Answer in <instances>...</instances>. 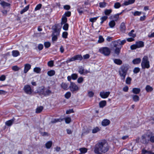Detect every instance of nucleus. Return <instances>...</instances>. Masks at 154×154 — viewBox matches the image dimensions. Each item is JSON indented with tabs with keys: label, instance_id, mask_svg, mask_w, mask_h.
<instances>
[{
	"label": "nucleus",
	"instance_id": "f257e3e1",
	"mask_svg": "<svg viewBox=\"0 0 154 154\" xmlns=\"http://www.w3.org/2000/svg\"><path fill=\"white\" fill-rule=\"evenodd\" d=\"M109 149V147L106 141L105 140H102L99 141L96 144L94 148V151L98 150L99 152L100 151L101 152L105 153Z\"/></svg>",
	"mask_w": 154,
	"mask_h": 154
},
{
	"label": "nucleus",
	"instance_id": "f03ea898",
	"mask_svg": "<svg viewBox=\"0 0 154 154\" xmlns=\"http://www.w3.org/2000/svg\"><path fill=\"white\" fill-rule=\"evenodd\" d=\"M129 68V65L125 64L122 65L119 69V73L121 79L123 82L125 81Z\"/></svg>",
	"mask_w": 154,
	"mask_h": 154
},
{
	"label": "nucleus",
	"instance_id": "7ed1b4c3",
	"mask_svg": "<svg viewBox=\"0 0 154 154\" xmlns=\"http://www.w3.org/2000/svg\"><path fill=\"white\" fill-rule=\"evenodd\" d=\"M37 93L40 96L46 97L52 94V92L49 89H46L44 86H42L38 89Z\"/></svg>",
	"mask_w": 154,
	"mask_h": 154
},
{
	"label": "nucleus",
	"instance_id": "20e7f679",
	"mask_svg": "<svg viewBox=\"0 0 154 154\" xmlns=\"http://www.w3.org/2000/svg\"><path fill=\"white\" fill-rule=\"evenodd\" d=\"M54 27L53 29L55 32L57 33V35H52V40L53 42L57 41L58 39L57 35H59L61 29V27L59 24H55Z\"/></svg>",
	"mask_w": 154,
	"mask_h": 154
},
{
	"label": "nucleus",
	"instance_id": "39448f33",
	"mask_svg": "<svg viewBox=\"0 0 154 154\" xmlns=\"http://www.w3.org/2000/svg\"><path fill=\"white\" fill-rule=\"evenodd\" d=\"M141 66L142 69H149L150 67L149 62L148 56H145L143 57L142 59Z\"/></svg>",
	"mask_w": 154,
	"mask_h": 154
},
{
	"label": "nucleus",
	"instance_id": "423d86ee",
	"mask_svg": "<svg viewBox=\"0 0 154 154\" xmlns=\"http://www.w3.org/2000/svg\"><path fill=\"white\" fill-rule=\"evenodd\" d=\"M149 135V134L148 130L146 134H145L142 136L140 142L143 144H147L150 141V137Z\"/></svg>",
	"mask_w": 154,
	"mask_h": 154
},
{
	"label": "nucleus",
	"instance_id": "0eeeda50",
	"mask_svg": "<svg viewBox=\"0 0 154 154\" xmlns=\"http://www.w3.org/2000/svg\"><path fill=\"white\" fill-rule=\"evenodd\" d=\"M83 59V57L81 54L76 55L70 58H69L66 61L67 63L75 60L82 61Z\"/></svg>",
	"mask_w": 154,
	"mask_h": 154
},
{
	"label": "nucleus",
	"instance_id": "6e6552de",
	"mask_svg": "<svg viewBox=\"0 0 154 154\" xmlns=\"http://www.w3.org/2000/svg\"><path fill=\"white\" fill-rule=\"evenodd\" d=\"M99 52L105 56L109 55L111 53L109 48L107 47L101 48L99 49Z\"/></svg>",
	"mask_w": 154,
	"mask_h": 154
},
{
	"label": "nucleus",
	"instance_id": "1a4fd4ad",
	"mask_svg": "<svg viewBox=\"0 0 154 154\" xmlns=\"http://www.w3.org/2000/svg\"><path fill=\"white\" fill-rule=\"evenodd\" d=\"M69 88L72 93L77 91L79 89L78 86L74 82H70Z\"/></svg>",
	"mask_w": 154,
	"mask_h": 154
},
{
	"label": "nucleus",
	"instance_id": "9d476101",
	"mask_svg": "<svg viewBox=\"0 0 154 154\" xmlns=\"http://www.w3.org/2000/svg\"><path fill=\"white\" fill-rule=\"evenodd\" d=\"M23 89L25 92L27 94H31L33 92V90L29 85H25L23 87Z\"/></svg>",
	"mask_w": 154,
	"mask_h": 154
},
{
	"label": "nucleus",
	"instance_id": "9b49d317",
	"mask_svg": "<svg viewBox=\"0 0 154 154\" xmlns=\"http://www.w3.org/2000/svg\"><path fill=\"white\" fill-rule=\"evenodd\" d=\"M110 94L109 91H101L100 93V96L103 99H105L107 98Z\"/></svg>",
	"mask_w": 154,
	"mask_h": 154
},
{
	"label": "nucleus",
	"instance_id": "f8f14e48",
	"mask_svg": "<svg viewBox=\"0 0 154 154\" xmlns=\"http://www.w3.org/2000/svg\"><path fill=\"white\" fill-rule=\"evenodd\" d=\"M84 5H78L77 10L80 15H81L84 12Z\"/></svg>",
	"mask_w": 154,
	"mask_h": 154
},
{
	"label": "nucleus",
	"instance_id": "ddd939ff",
	"mask_svg": "<svg viewBox=\"0 0 154 154\" xmlns=\"http://www.w3.org/2000/svg\"><path fill=\"white\" fill-rule=\"evenodd\" d=\"M149 130V136L150 137V141L152 143H154V133L152 131Z\"/></svg>",
	"mask_w": 154,
	"mask_h": 154
},
{
	"label": "nucleus",
	"instance_id": "4468645a",
	"mask_svg": "<svg viewBox=\"0 0 154 154\" xmlns=\"http://www.w3.org/2000/svg\"><path fill=\"white\" fill-rule=\"evenodd\" d=\"M135 43L137 48L143 47L144 46V42L142 41H137Z\"/></svg>",
	"mask_w": 154,
	"mask_h": 154
},
{
	"label": "nucleus",
	"instance_id": "2eb2a0df",
	"mask_svg": "<svg viewBox=\"0 0 154 154\" xmlns=\"http://www.w3.org/2000/svg\"><path fill=\"white\" fill-rule=\"evenodd\" d=\"M110 122V121L109 120L105 119L102 121L101 124L103 126H106L109 125Z\"/></svg>",
	"mask_w": 154,
	"mask_h": 154
},
{
	"label": "nucleus",
	"instance_id": "dca6fc26",
	"mask_svg": "<svg viewBox=\"0 0 154 154\" xmlns=\"http://www.w3.org/2000/svg\"><path fill=\"white\" fill-rule=\"evenodd\" d=\"M31 65L29 63H27L24 65V72L25 73H26L28 71L31 69Z\"/></svg>",
	"mask_w": 154,
	"mask_h": 154
},
{
	"label": "nucleus",
	"instance_id": "f3484780",
	"mask_svg": "<svg viewBox=\"0 0 154 154\" xmlns=\"http://www.w3.org/2000/svg\"><path fill=\"white\" fill-rule=\"evenodd\" d=\"M15 120V118L13 117L11 119L6 121L5 125L8 126H10L12 125Z\"/></svg>",
	"mask_w": 154,
	"mask_h": 154
},
{
	"label": "nucleus",
	"instance_id": "a211bd4d",
	"mask_svg": "<svg viewBox=\"0 0 154 154\" xmlns=\"http://www.w3.org/2000/svg\"><path fill=\"white\" fill-rule=\"evenodd\" d=\"M140 89L139 88H134L132 89V92L135 94H138L140 92Z\"/></svg>",
	"mask_w": 154,
	"mask_h": 154
},
{
	"label": "nucleus",
	"instance_id": "6ab92c4d",
	"mask_svg": "<svg viewBox=\"0 0 154 154\" xmlns=\"http://www.w3.org/2000/svg\"><path fill=\"white\" fill-rule=\"evenodd\" d=\"M133 101L135 102H138L140 100L139 96L136 94H134L131 95Z\"/></svg>",
	"mask_w": 154,
	"mask_h": 154
},
{
	"label": "nucleus",
	"instance_id": "aec40b11",
	"mask_svg": "<svg viewBox=\"0 0 154 154\" xmlns=\"http://www.w3.org/2000/svg\"><path fill=\"white\" fill-rule=\"evenodd\" d=\"M141 61V59L140 58H137L133 59L132 62L134 64H139Z\"/></svg>",
	"mask_w": 154,
	"mask_h": 154
},
{
	"label": "nucleus",
	"instance_id": "412c9836",
	"mask_svg": "<svg viewBox=\"0 0 154 154\" xmlns=\"http://www.w3.org/2000/svg\"><path fill=\"white\" fill-rule=\"evenodd\" d=\"M106 101L105 100H103L100 101L99 103V106L100 108H103L106 105Z\"/></svg>",
	"mask_w": 154,
	"mask_h": 154
},
{
	"label": "nucleus",
	"instance_id": "4be33fe9",
	"mask_svg": "<svg viewBox=\"0 0 154 154\" xmlns=\"http://www.w3.org/2000/svg\"><path fill=\"white\" fill-rule=\"evenodd\" d=\"M113 60L114 63L118 65H120L122 63V61L120 59H113Z\"/></svg>",
	"mask_w": 154,
	"mask_h": 154
},
{
	"label": "nucleus",
	"instance_id": "5701e85b",
	"mask_svg": "<svg viewBox=\"0 0 154 154\" xmlns=\"http://www.w3.org/2000/svg\"><path fill=\"white\" fill-rule=\"evenodd\" d=\"M1 5L3 8H5L6 7H10L11 4L8 3L6 2L5 1H2L1 3Z\"/></svg>",
	"mask_w": 154,
	"mask_h": 154
},
{
	"label": "nucleus",
	"instance_id": "b1692460",
	"mask_svg": "<svg viewBox=\"0 0 154 154\" xmlns=\"http://www.w3.org/2000/svg\"><path fill=\"white\" fill-rule=\"evenodd\" d=\"M120 42V39H118V40L116 41H114L113 42H112L113 47L116 48H117V46H119V45H120V42Z\"/></svg>",
	"mask_w": 154,
	"mask_h": 154
},
{
	"label": "nucleus",
	"instance_id": "393cba45",
	"mask_svg": "<svg viewBox=\"0 0 154 154\" xmlns=\"http://www.w3.org/2000/svg\"><path fill=\"white\" fill-rule=\"evenodd\" d=\"M135 2V0H128V1H125L124 3L125 5L127 6L134 3Z\"/></svg>",
	"mask_w": 154,
	"mask_h": 154
},
{
	"label": "nucleus",
	"instance_id": "a878e982",
	"mask_svg": "<svg viewBox=\"0 0 154 154\" xmlns=\"http://www.w3.org/2000/svg\"><path fill=\"white\" fill-rule=\"evenodd\" d=\"M61 87L64 90H67L68 89V84L64 82H62L61 85Z\"/></svg>",
	"mask_w": 154,
	"mask_h": 154
},
{
	"label": "nucleus",
	"instance_id": "bb28decb",
	"mask_svg": "<svg viewBox=\"0 0 154 154\" xmlns=\"http://www.w3.org/2000/svg\"><path fill=\"white\" fill-rule=\"evenodd\" d=\"M12 55L14 57H17L20 55L19 52L17 50H13L12 51Z\"/></svg>",
	"mask_w": 154,
	"mask_h": 154
},
{
	"label": "nucleus",
	"instance_id": "cd10ccee",
	"mask_svg": "<svg viewBox=\"0 0 154 154\" xmlns=\"http://www.w3.org/2000/svg\"><path fill=\"white\" fill-rule=\"evenodd\" d=\"M44 107L42 106H40L37 107L35 110V112L36 113H41L43 110Z\"/></svg>",
	"mask_w": 154,
	"mask_h": 154
},
{
	"label": "nucleus",
	"instance_id": "c85d7f7f",
	"mask_svg": "<svg viewBox=\"0 0 154 154\" xmlns=\"http://www.w3.org/2000/svg\"><path fill=\"white\" fill-rule=\"evenodd\" d=\"M52 143L51 141L47 142L45 144V147L47 149H49L51 147Z\"/></svg>",
	"mask_w": 154,
	"mask_h": 154
},
{
	"label": "nucleus",
	"instance_id": "c756f323",
	"mask_svg": "<svg viewBox=\"0 0 154 154\" xmlns=\"http://www.w3.org/2000/svg\"><path fill=\"white\" fill-rule=\"evenodd\" d=\"M145 90L147 92H151L153 90V88L149 85H147L145 88Z\"/></svg>",
	"mask_w": 154,
	"mask_h": 154
},
{
	"label": "nucleus",
	"instance_id": "7c9ffc66",
	"mask_svg": "<svg viewBox=\"0 0 154 154\" xmlns=\"http://www.w3.org/2000/svg\"><path fill=\"white\" fill-rule=\"evenodd\" d=\"M120 29L122 31H124L125 30L126 26L124 23H122L120 25Z\"/></svg>",
	"mask_w": 154,
	"mask_h": 154
},
{
	"label": "nucleus",
	"instance_id": "2f4dec72",
	"mask_svg": "<svg viewBox=\"0 0 154 154\" xmlns=\"http://www.w3.org/2000/svg\"><path fill=\"white\" fill-rule=\"evenodd\" d=\"M29 8V5H28L26 6L21 11H20V14H23L24 13L26 12L27 11Z\"/></svg>",
	"mask_w": 154,
	"mask_h": 154
},
{
	"label": "nucleus",
	"instance_id": "473e14b6",
	"mask_svg": "<svg viewBox=\"0 0 154 154\" xmlns=\"http://www.w3.org/2000/svg\"><path fill=\"white\" fill-rule=\"evenodd\" d=\"M55 74V72L53 70H51L47 72L48 75L50 76H52L54 75Z\"/></svg>",
	"mask_w": 154,
	"mask_h": 154
},
{
	"label": "nucleus",
	"instance_id": "72a5a7b5",
	"mask_svg": "<svg viewBox=\"0 0 154 154\" xmlns=\"http://www.w3.org/2000/svg\"><path fill=\"white\" fill-rule=\"evenodd\" d=\"M67 21V18L64 16H63L61 18V24L62 25L64 23H66Z\"/></svg>",
	"mask_w": 154,
	"mask_h": 154
},
{
	"label": "nucleus",
	"instance_id": "f704fd0d",
	"mask_svg": "<svg viewBox=\"0 0 154 154\" xmlns=\"http://www.w3.org/2000/svg\"><path fill=\"white\" fill-rule=\"evenodd\" d=\"M116 25V23L114 21V20H112L110 21L109 23V25L110 28H113Z\"/></svg>",
	"mask_w": 154,
	"mask_h": 154
},
{
	"label": "nucleus",
	"instance_id": "c9c22d12",
	"mask_svg": "<svg viewBox=\"0 0 154 154\" xmlns=\"http://www.w3.org/2000/svg\"><path fill=\"white\" fill-rule=\"evenodd\" d=\"M108 17L106 16H104L100 18V20L101 21L100 22V24H102L103 22L106 20L107 19Z\"/></svg>",
	"mask_w": 154,
	"mask_h": 154
},
{
	"label": "nucleus",
	"instance_id": "e433bc0d",
	"mask_svg": "<svg viewBox=\"0 0 154 154\" xmlns=\"http://www.w3.org/2000/svg\"><path fill=\"white\" fill-rule=\"evenodd\" d=\"M122 47V46H121L120 47L116 48L114 50V52L117 55H118L119 54Z\"/></svg>",
	"mask_w": 154,
	"mask_h": 154
},
{
	"label": "nucleus",
	"instance_id": "4c0bfd02",
	"mask_svg": "<svg viewBox=\"0 0 154 154\" xmlns=\"http://www.w3.org/2000/svg\"><path fill=\"white\" fill-rule=\"evenodd\" d=\"M79 150L81 152L80 153L82 154L85 153L87 152L88 151V149L86 148L83 147L80 148L79 149Z\"/></svg>",
	"mask_w": 154,
	"mask_h": 154
},
{
	"label": "nucleus",
	"instance_id": "58836bf2",
	"mask_svg": "<svg viewBox=\"0 0 154 154\" xmlns=\"http://www.w3.org/2000/svg\"><path fill=\"white\" fill-rule=\"evenodd\" d=\"M112 12V10L111 9H106L104 11V14L106 15H109Z\"/></svg>",
	"mask_w": 154,
	"mask_h": 154
},
{
	"label": "nucleus",
	"instance_id": "ea45409f",
	"mask_svg": "<svg viewBox=\"0 0 154 154\" xmlns=\"http://www.w3.org/2000/svg\"><path fill=\"white\" fill-rule=\"evenodd\" d=\"M134 32V29L131 30L130 32L128 33V35L133 38H135L136 36V35L135 34L133 33Z\"/></svg>",
	"mask_w": 154,
	"mask_h": 154
},
{
	"label": "nucleus",
	"instance_id": "a19ab883",
	"mask_svg": "<svg viewBox=\"0 0 154 154\" xmlns=\"http://www.w3.org/2000/svg\"><path fill=\"white\" fill-rule=\"evenodd\" d=\"M71 13L70 11H66L64 14L63 15V16H65L66 17H70L71 16Z\"/></svg>",
	"mask_w": 154,
	"mask_h": 154
},
{
	"label": "nucleus",
	"instance_id": "79ce46f5",
	"mask_svg": "<svg viewBox=\"0 0 154 154\" xmlns=\"http://www.w3.org/2000/svg\"><path fill=\"white\" fill-rule=\"evenodd\" d=\"M107 3L105 2H100L99 3V7L100 8H104L106 7Z\"/></svg>",
	"mask_w": 154,
	"mask_h": 154
},
{
	"label": "nucleus",
	"instance_id": "37998d69",
	"mask_svg": "<svg viewBox=\"0 0 154 154\" xmlns=\"http://www.w3.org/2000/svg\"><path fill=\"white\" fill-rule=\"evenodd\" d=\"M42 5L41 4H38L35 7L34 11H35L39 10L42 8Z\"/></svg>",
	"mask_w": 154,
	"mask_h": 154
},
{
	"label": "nucleus",
	"instance_id": "c03bdc74",
	"mask_svg": "<svg viewBox=\"0 0 154 154\" xmlns=\"http://www.w3.org/2000/svg\"><path fill=\"white\" fill-rule=\"evenodd\" d=\"M66 124H69L71 121V118L70 117H66L64 119Z\"/></svg>",
	"mask_w": 154,
	"mask_h": 154
},
{
	"label": "nucleus",
	"instance_id": "a18cd8bd",
	"mask_svg": "<svg viewBox=\"0 0 154 154\" xmlns=\"http://www.w3.org/2000/svg\"><path fill=\"white\" fill-rule=\"evenodd\" d=\"M44 45L45 48H48L50 47L51 44L49 42H44Z\"/></svg>",
	"mask_w": 154,
	"mask_h": 154
},
{
	"label": "nucleus",
	"instance_id": "49530a36",
	"mask_svg": "<svg viewBox=\"0 0 154 154\" xmlns=\"http://www.w3.org/2000/svg\"><path fill=\"white\" fill-rule=\"evenodd\" d=\"M41 69L40 67H35L34 69V71L37 73H40L41 72Z\"/></svg>",
	"mask_w": 154,
	"mask_h": 154
},
{
	"label": "nucleus",
	"instance_id": "de8ad7c7",
	"mask_svg": "<svg viewBox=\"0 0 154 154\" xmlns=\"http://www.w3.org/2000/svg\"><path fill=\"white\" fill-rule=\"evenodd\" d=\"M63 24L64 25L63 26V29L65 31H67L68 29L69 28V24L67 23H64Z\"/></svg>",
	"mask_w": 154,
	"mask_h": 154
},
{
	"label": "nucleus",
	"instance_id": "09e8293b",
	"mask_svg": "<svg viewBox=\"0 0 154 154\" xmlns=\"http://www.w3.org/2000/svg\"><path fill=\"white\" fill-rule=\"evenodd\" d=\"M12 69L15 71H18L20 69V68L17 65H15L12 66Z\"/></svg>",
	"mask_w": 154,
	"mask_h": 154
},
{
	"label": "nucleus",
	"instance_id": "8fccbe9b",
	"mask_svg": "<svg viewBox=\"0 0 154 154\" xmlns=\"http://www.w3.org/2000/svg\"><path fill=\"white\" fill-rule=\"evenodd\" d=\"M99 17L98 16L96 17L91 18L89 19V21L92 23L95 22Z\"/></svg>",
	"mask_w": 154,
	"mask_h": 154
},
{
	"label": "nucleus",
	"instance_id": "3c124183",
	"mask_svg": "<svg viewBox=\"0 0 154 154\" xmlns=\"http://www.w3.org/2000/svg\"><path fill=\"white\" fill-rule=\"evenodd\" d=\"M100 131V129L98 127H96L92 130V132L93 133H95Z\"/></svg>",
	"mask_w": 154,
	"mask_h": 154
},
{
	"label": "nucleus",
	"instance_id": "603ef678",
	"mask_svg": "<svg viewBox=\"0 0 154 154\" xmlns=\"http://www.w3.org/2000/svg\"><path fill=\"white\" fill-rule=\"evenodd\" d=\"M140 68L138 67H136L134 68L133 70V72L134 73L137 74L140 71Z\"/></svg>",
	"mask_w": 154,
	"mask_h": 154
},
{
	"label": "nucleus",
	"instance_id": "864d4df0",
	"mask_svg": "<svg viewBox=\"0 0 154 154\" xmlns=\"http://www.w3.org/2000/svg\"><path fill=\"white\" fill-rule=\"evenodd\" d=\"M141 14L142 12L139 11H136L134 12L133 15L134 16H139Z\"/></svg>",
	"mask_w": 154,
	"mask_h": 154
},
{
	"label": "nucleus",
	"instance_id": "5fc2aeb1",
	"mask_svg": "<svg viewBox=\"0 0 154 154\" xmlns=\"http://www.w3.org/2000/svg\"><path fill=\"white\" fill-rule=\"evenodd\" d=\"M68 35V33L66 32H63L62 34V37L64 38H67Z\"/></svg>",
	"mask_w": 154,
	"mask_h": 154
},
{
	"label": "nucleus",
	"instance_id": "6e6d98bb",
	"mask_svg": "<svg viewBox=\"0 0 154 154\" xmlns=\"http://www.w3.org/2000/svg\"><path fill=\"white\" fill-rule=\"evenodd\" d=\"M72 79L73 80H76L78 78V76L76 73H73L71 75Z\"/></svg>",
	"mask_w": 154,
	"mask_h": 154
},
{
	"label": "nucleus",
	"instance_id": "4d7b16f0",
	"mask_svg": "<svg viewBox=\"0 0 154 154\" xmlns=\"http://www.w3.org/2000/svg\"><path fill=\"white\" fill-rule=\"evenodd\" d=\"M48 65L50 67H52L54 65V62L53 60H50L48 62Z\"/></svg>",
	"mask_w": 154,
	"mask_h": 154
},
{
	"label": "nucleus",
	"instance_id": "13d9d810",
	"mask_svg": "<svg viewBox=\"0 0 154 154\" xmlns=\"http://www.w3.org/2000/svg\"><path fill=\"white\" fill-rule=\"evenodd\" d=\"M104 41V39L101 35H100L99 36V39L98 41V42L99 43H101Z\"/></svg>",
	"mask_w": 154,
	"mask_h": 154
},
{
	"label": "nucleus",
	"instance_id": "bf43d9fd",
	"mask_svg": "<svg viewBox=\"0 0 154 154\" xmlns=\"http://www.w3.org/2000/svg\"><path fill=\"white\" fill-rule=\"evenodd\" d=\"M131 79L130 77H128L126 79V83L127 84H130L131 83Z\"/></svg>",
	"mask_w": 154,
	"mask_h": 154
},
{
	"label": "nucleus",
	"instance_id": "052dcab7",
	"mask_svg": "<svg viewBox=\"0 0 154 154\" xmlns=\"http://www.w3.org/2000/svg\"><path fill=\"white\" fill-rule=\"evenodd\" d=\"M84 69L83 67L81 66L80 68H79L78 72L79 73L81 74H82L84 72Z\"/></svg>",
	"mask_w": 154,
	"mask_h": 154
},
{
	"label": "nucleus",
	"instance_id": "680f3d73",
	"mask_svg": "<svg viewBox=\"0 0 154 154\" xmlns=\"http://www.w3.org/2000/svg\"><path fill=\"white\" fill-rule=\"evenodd\" d=\"M71 96V93L69 92H66L65 95V97L66 99H69Z\"/></svg>",
	"mask_w": 154,
	"mask_h": 154
},
{
	"label": "nucleus",
	"instance_id": "e2e57ef3",
	"mask_svg": "<svg viewBox=\"0 0 154 154\" xmlns=\"http://www.w3.org/2000/svg\"><path fill=\"white\" fill-rule=\"evenodd\" d=\"M121 6L119 2L116 3L114 5V7L115 8H119Z\"/></svg>",
	"mask_w": 154,
	"mask_h": 154
},
{
	"label": "nucleus",
	"instance_id": "0e129e2a",
	"mask_svg": "<svg viewBox=\"0 0 154 154\" xmlns=\"http://www.w3.org/2000/svg\"><path fill=\"white\" fill-rule=\"evenodd\" d=\"M119 17L118 16V15H117L116 14L114 15L113 16L112 18L114 19V21H117L119 18Z\"/></svg>",
	"mask_w": 154,
	"mask_h": 154
},
{
	"label": "nucleus",
	"instance_id": "69168bd1",
	"mask_svg": "<svg viewBox=\"0 0 154 154\" xmlns=\"http://www.w3.org/2000/svg\"><path fill=\"white\" fill-rule=\"evenodd\" d=\"M84 79L82 77H80L77 79V82L79 83H81L83 82Z\"/></svg>",
	"mask_w": 154,
	"mask_h": 154
},
{
	"label": "nucleus",
	"instance_id": "338daca9",
	"mask_svg": "<svg viewBox=\"0 0 154 154\" xmlns=\"http://www.w3.org/2000/svg\"><path fill=\"white\" fill-rule=\"evenodd\" d=\"M88 96L90 97H91L94 96V93L92 91H89L88 92Z\"/></svg>",
	"mask_w": 154,
	"mask_h": 154
},
{
	"label": "nucleus",
	"instance_id": "774afa93",
	"mask_svg": "<svg viewBox=\"0 0 154 154\" xmlns=\"http://www.w3.org/2000/svg\"><path fill=\"white\" fill-rule=\"evenodd\" d=\"M70 8V6L69 5H66L63 6L64 9L66 10H69Z\"/></svg>",
	"mask_w": 154,
	"mask_h": 154
}]
</instances>
